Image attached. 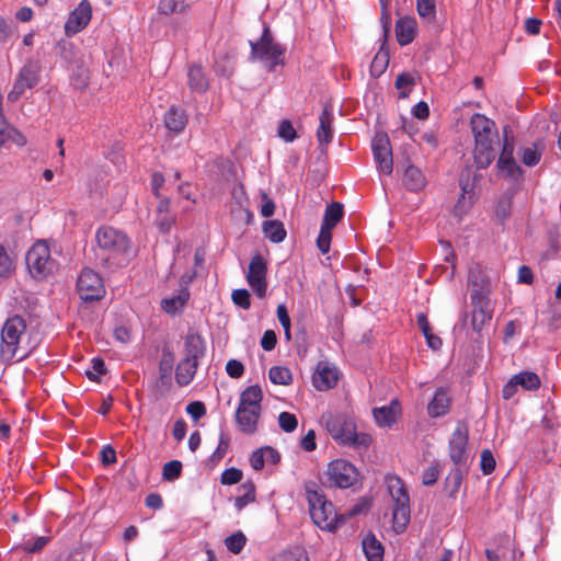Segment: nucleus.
<instances>
[{"label":"nucleus","instance_id":"nucleus-49","mask_svg":"<svg viewBox=\"0 0 561 561\" xmlns=\"http://www.w3.org/2000/svg\"><path fill=\"white\" fill-rule=\"evenodd\" d=\"M278 424L284 432L291 433L297 428L298 421L295 414L289 412H282L278 415Z\"/></svg>","mask_w":561,"mask_h":561},{"label":"nucleus","instance_id":"nucleus-7","mask_svg":"<svg viewBox=\"0 0 561 561\" xmlns=\"http://www.w3.org/2000/svg\"><path fill=\"white\" fill-rule=\"evenodd\" d=\"M25 262L30 274L35 278H45L57 267L50 255V249L45 241H37L27 251Z\"/></svg>","mask_w":561,"mask_h":561},{"label":"nucleus","instance_id":"nucleus-36","mask_svg":"<svg viewBox=\"0 0 561 561\" xmlns=\"http://www.w3.org/2000/svg\"><path fill=\"white\" fill-rule=\"evenodd\" d=\"M363 550L368 561H382L383 548L374 535L363 539Z\"/></svg>","mask_w":561,"mask_h":561},{"label":"nucleus","instance_id":"nucleus-63","mask_svg":"<svg viewBox=\"0 0 561 561\" xmlns=\"http://www.w3.org/2000/svg\"><path fill=\"white\" fill-rule=\"evenodd\" d=\"M561 248V234H550L549 237V249L547 250L545 257L554 259Z\"/></svg>","mask_w":561,"mask_h":561},{"label":"nucleus","instance_id":"nucleus-50","mask_svg":"<svg viewBox=\"0 0 561 561\" xmlns=\"http://www.w3.org/2000/svg\"><path fill=\"white\" fill-rule=\"evenodd\" d=\"M243 473L240 469L231 467L226 469L220 476V482L224 485H233L242 480Z\"/></svg>","mask_w":561,"mask_h":561},{"label":"nucleus","instance_id":"nucleus-35","mask_svg":"<svg viewBox=\"0 0 561 561\" xmlns=\"http://www.w3.org/2000/svg\"><path fill=\"white\" fill-rule=\"evenodd\" d=\"M188 298V290L184 288L180 291V294L174 295L170 298L162 299L161 307L165 312L174 314L186 305Z\"/></svg>","mask_w":561,"mask_h":561},{"label":"nucleus","instance_id":"nucleus-22","mask_svg":"<svg viewBox=\"0 0 561 561\" xmlns=\"http://www.w3.org/2000/svg\"><path fill=\"white\" fill-rule=\"evenodd\" d=\"M333 113L332 108L325 105L319 116V127L317 129V139L320 146H327L333 138Z\"/></svg>","mask_w":561,"mask_h":561},{"label":"nucleus","instance_id":"nucleus-33","mask_svg":"<svg viewBox=\"0 0 561 561\" xmlns=\"http://www.w3.org/2000/svg\"><path fill=\"white\" fill-rule=\"evenodd\" d=\"M404 183L410 191H419L425 186L426 179L419 168L410 164L404 171Z\"/></svg>","mask_w":561,"mask_h":561},{"label":"nucleus","instance_id":"nucleus-40","mask_svg":"<svg viewBox=\"0 0 561 561\" xmlns=\"http://www.w3.org/2000/svg\"><path fill=\"white\" fill-rule=\"evenodd\" d=\"M268 378L275 385L287 386L293 381V374L287 367L273 366L270 368Z\"/></svg>","mask_w":561,"mask_h":561},{"label":"nucleus","instance_id":"nucleus-38","mask_svg":"<svg viewBox=\"0 0 561 561\" xmlns=\"http://www.w3.org/2000/svg\"><path fill=\"white\" fill-rule=\"evenodd\" d=\"M515 382L525 390H537L540 387V379L536 373L520 371L513 376Z\"/></svg>","mask_w":561,"mask_h":561},{"label":"nucleus","instance_id":"nucleus-13","mask_svg":"<svg viewBox=\"0 0 561 561\" xmlns=\"http://www.w3.org/2000/svg\"><path fill=\"white\" fill-rule=\"evenodd\" d=\"M503 146L496 167L503 176L517 181L522 176V169L513 156L514 138L510 136V131L506 127L503 129Z\"/></svg>","mask_w":561,"mask_h":561},{"label":"nucleus","instance_id":"nucleus-16","mask_svg":"<svg viewBox=\"0 0 561 561\" xmlns=\"http://www.w3.org/2000/svg\"><path fill=\"white\" fill-rule=\"evenodd\" d=\"M337 368L329 362H319L312 376V383L319 391H327L336 386L339 381Z\"/></svg>","mask_w":561,"mask_h":561},{"label":"nucleus","instance_id":"nucleus-15","mask_svg":"<svg viewBox=\"0 0 561 561\" xmlns=\"http://www.w3.org/2000/svg\"><path fill=\"white\" fill-rule=\"evenodd\" d=\"M371 148L378 169L385 174H391L393 170V160L388 136L385 134H377L373 139Z\"/></svg>","mask_w":561,"mask_h":561},{"label":"nucleus","instance_id":"nucleus-31","mask_svg":"<svg viewBox=\"0 0 561 561\" xmlns=\"http://www.w3.org/2000/svg\"><path fill=\"white\" fill-rule=\"evenodd\" d=\"M198 363L183 358L176 366L175 379L180 386H187L196 374Z\"/></svg>","mask_w":561,"mask_h":561},{"label":"nucleus","instance_id":"nucleus-53","mask_svg":"<svg viewBox=\"0 0 561 561\" xmlns=\"http://www.w3.org/2000/svg\"><path fill=\"white\" fill-rule=\"evenodd\" d=\"M229 443H230L229 436L225 432L221 431L220 435H219L218 446H217L216 450L213 453V455L210 456V460H213V461L221 460L225 457V455L229 448Z\"/></svg>","mask_w":561,"mask_h":561},{"label":"nucleus","instance_id":"nucleus-26","mask_svg":"<svg viewBox=\"0 0 561 561\" xmlns=\"http://www.w3.org/2000/svg\"><path fill=\"white\" fill-rule=\"evenodd\" d=\"M187 124V116L183 108L171 106L164 115L165 127L175 134L181 133Z\"/></svg>","mask_w":561,"mask_h":561},{"label":"nucleus","instance_id":"nucleus-6","mask_svg":"<svg viewBox=\"0 0 561 561\" xmlns=\"http://www.w3.org/2000/svg\"><path fill=\"white\" fill-rule=\"evenodd\" d=\"M25 331L26 321L23 317L14 314L5 320L0 333V358L3 363H10L18 356Z\"/></svg>","mask_w":561,"mask_h":561},{"label":"nucleus","instance_id":"nucleus-2","mask_svg":"<svg viewBox=\"0 0 561 561\" xmlns=\"http://www.w3.org/2000/svg\"><path fill=\"white\" fill-rule=\"evenodd\" d=\"M96 257L104 265H119L130 248L128 236L111 226H101L95 232Z\"/></svg>","mask_w":561,"mask_h":561},{"label":"nucleus","instance_id":"nucleus-39","mask_svg":"<svg viewBox=\"0 0 561 561\" xmlns=\"http://www.w3.org/2000/svg\"><path fill=\"white\" fill-rule=\"evenodd\" d=\"M0 137L2 139L3 146L7 142L14 144L18 147H23L26 145V137L13 126H7L0 129Z\"/></svg>","mask_w":561,"mask_h":561},{"label":"nucleus","instance_id":"nucleus-60","mask_svg":"<svg viewBox=\"0 0 561 561\" xmlns=\"http://www.w3.org/2000/svg\"><path fill=\"white\" fill-rule=\"evenodd\" d=\"M92 368L93 371L88 370L87 376L90 380H98L100 376L106 373L105 363L100 357L92 358Z\"/></svg>","mask_w":561,"mask_h":561},{"label":"nucleus","instance_id":"nucleus-56","mask_svg":"<svg viewBox=\"0 0 561 561\" xmlns=\"http://www.w3.org/2000/svg\"><path fill=\"white\" fill-rule=\"evenodd\" d=\"M50 538L49 537H37L36 539L34 540H26L24 543H23V549L24 551L28 552V553H36V552H39L44 549V547L49 542Z\"/></svg>","mask_w":561,"mask_h":561},{"label":"nucleus","instance_id":"nucleus-48","mask_svg":"<svg viewBox=\"0 0 561 561\" xmlns=\"http://www.w3.org/2000/svg\"><path fill=\"white\" fill-rule=\"evenodd\" d=\"M416 10L421 18L432 20L436 14V7L434 0H417Z\"/></svg>","mask_w":561,"mask_h":561},{"label":"nucleus","instance_id":"nucleus-25","mask_svg":"<svg viewBox=\"0 0 561 561\" xmlns=\"http://www.w3.org/2000/svg\"><path fill=\"white\" fill-rule=\"evenodd\" d=\"M173 364L174 354L169 350L163 351L159 363V378L157 380V387H163L165 389L171 387Z\"/></svg>","mask_w":561,"mask_h":561},{"label":"nucleus","instance_id":"nucleus-20","mask_svg":"<svg viewBox=\"0 0 561 561\" xmlns=\"http://www.w3.org/2000/svg\"><path fill=\"white\" fill-rule=\"evenodd\" d=\"M206 342L197 332L188 333L184 341V358L198 363L205 356Z\"/></svg>","mask_w":561,"mask_h":561},{"label":"nucleus","instance_id":"nucleus-3","mask_svg":"<svg viewBox=\"0 0 561 561\" xmlns=\"http://www.w3.org/2000/svg\"><path fill=\"white\" fill-rule=\"evenodd\" d=\"M331 437L343 446L368 447L371 436L366 433H356L354 421L343 413H324L321 417Z\"/></svg>","mask_w":561,"mask_h":561},{"label":"nucleus","instance_id":"nucleus-45","mask_svg":"<svg viewBox=\"0 0 561 561\" xmlns=\"http://www.w3.org/2000/svg\"><path fill=\"white\" fill-rule=\"evenodd\" d=\"M394 85L400 90V98H407L414 85V78L408 72H402L397 77Z\"/></svg>","mask_w":561,"mask_h":561},{"label":"nucleus","instance_id":"nucleus-21","mask_svg":"<svg viewBox=\"0 0 561 561\" xmlns=\"http://www.w3.org/2000/svg\"><path fill=\"white\" fill-rule=\"evenodd\" d=\"M451 399L446 388H438L433 399L427 404V413L431 417H439L448 413Z\"/></svg>","mask_w":561,"mask_h":561},{"label":"nucleus","instance_id":"nucleus-54","mask_svg":"<svg viewBox=\"0 0 561 561\" xmlns=\"http://www.w3.org/2000/svg\"><path fill=\"white\" fill-rule=\"evenodd\" d=\"M234 305L242 309H249L251 306L250 293L247 289H234L231 295Z\"/></svg>","mask_w":561,"mask_h":561},{"label":"nucleus","instance_id":"nucleus-11","mask_svg":"<svg viewBox=\"0 0 561 561\" xmlns=\"http://www.w3.org/2000/svg\"><path fill=\"white\" fill-rule=\"evenodd\" d=\"M358 476L356 467L345 459H335L328 465V480L340 489L353 486L357 482Z\"/></svg>","mask_w":561,"mask_h":561},{"label":"nucleus","instance_id":"nucleus-61","mask_svg":"<svg viewBox=\"0 0 561 561\" xmlns=\"http://www.w3.org/2000/svg\"><path fill=\"white\" fill-rule=\"evenodd\" d=\"M186 413L190 414L194 421H198L206 414V407L201 401H193L186 405Z\"/></svg>","mask_w":561,"mask_h":561},{"label":"nucleus","instance_id":"nucleus-59","mask_svg":"<svg viewBox=\"0 0 561 561\" xmlns=\"http://www.w3.org/2000/svg\"><path fill=\"white\" fill-rule=\"evenodd\" d=\"M175 222V218L170 214H157L154 219L156 226L163 233H168Z\"/></svg>","mask_w":561,"mask_h":561},{"label":"nucleus","instance_id":"nucleus-32","mask_svg":"<svg viewBox=\"0 0 561 561\" xmlns=\"http://www.w3.org/2000/svg\"><path fill=\"white\" fill-rule=\"evenodd\" d=\"M241 495L234 499V507L238 512L242 511L247 505L254 503L256 500L255 484L249 480L239 486Z\"/></svg>","mask_w":561,"mask_h":561},{"label":"nucleus","instance_id":"nucleus-44","mask_svg":"<svg viewBox=\"0 0 561 561\" xmlns=\"http://www.w3.org/2000/svg\"><path fill=\"white\" fill-rule=\"evenodd\" d=\"M247 538L243 533L238 531L225 539L227 549L232 553H239L245 546Z\"/></svg>","mask_w":561,"mask_h":561},{"label":"nucleus","instance_id":"nucleus-1","mask_svg":"<svg viewBox=\"0 0 561 561\" xmlns=\"http://www.w3.org/2000/svg\"><path fill=\"white\" fill-rule=\"evenodd\" d=\"M470 125L474 138V162L479 169H486L495 159L496 125L492 119L479 113L472 115Z\"/></svg>","mask_w":561,"mask_h":561},{"label":"nucleus","instance_id":"nucleus-37","mask_svg":"<svg viewBox=\"0 0 561 561\" xmlns=\"http://www.w3.org/2000/svg\"><path fill=\"white\" fill-rule=\"evenodd\" d=\"M344 216V208L341 203L332 202L324 210L322 226L334 228Z\"/></svg>","mask_w":561,"mask_h":561},{"label":"nucleus","instance_id":"nucleus-47","mask_svg":"<svg viewBox=\"0 0 561 561\" xmlns=\"http://www.w3.org/2000/svg\"><path fill=\"white\" fill-rule=\"evenodd\" d=\"M332 228L321 225L320 232L317 239V247L322 254H327L330 251V244L332 239Z\"/></svg>","mask_w":561,"mask_h":561},{"label":"nucleus","instance_id":"nucleus-57","mask_svg":"<svg viewBox=\"0 0 561 561\" xmlns=\"http://www.w3.org/2000/svg\"><path fill=\"white\" fill-rule=\"evenodd\" d=\"M277 134L280 138H283L287 142H291L297 137L296 130L293 124L288 119H284L279 126Z\"/></svg>","mask_w":561,"mask_h":561},{"label":"nucleus","instance_id":"nucleus-14","mask_svg":"<svg viewBox=\"0 0 561 561\" xmlns=\"http://www.w3.org/2000/svg\"><path fill=\"white\" fill-rule=\"evenodd\" d=\"M267 262L262 254L252 256L247 273V282L259 298H264L267 291Z\"/></svg>","mask_w":561,"mask_h":561},{"label":"nucleus","instance_id":"nucleus-52","mask_svg":"<svg viewBox=\"0 0 561 561\" xmlns=\"http://www.w3.org/2000/svg\"><path fill=\"white\" fill-rule=\"evenodd\" d=\"M14 268L13 261L0 243V277H8Z\"/></svg>","mask_w":561,"mask_h":561},{"label":"nucleus","instance_id":"nucleus-34","mask_svg":"<svg viewBox=\"0 0 561 561\" xmlns=\"http://www.w3.org/2000/svg\"><path fill=\"white\" fill-rule=\"evenodd\" d=\"M264 236L273 243L282 242L286 237L284 225L279 220H266L262 225Z\"/></svg>","mask_w":561,"mask_h":561},{"label":"nucleus","instance_id":"nucleus-51","mask_svg":"<svg viewBox=\"0 0 561 561\" xmlns=\"http://www.w3.org/2000/svg\"><path fill=\"white\" fill-rule=\"evenodd\" d=\"M185 9L184 0H160L159 11L163 14L181 12Z\"/></svg>","mask_w":561,"mask_h":561},{"label":"nucleus","instance_id":"nucleus-46","mask_svg":"<svg viewBox=\"0 0 561 561\" xmlns=\"http://www.w3.org/2000/svg\"><path fill=\"white\" fill-rule=\"evenodd\" d=\"M388 62H389V54H388V51H383V49L381 47L371 62V66H370L371 73L375 76L381 75L386 70Z\"/></svg>","mask_w":561,"mask_h":561},{"label":"nucleus","instance_id":"nucleus-8","mask_svg":"<svg viewBox=\"0 0 561 561\" xmlns=\"http://www.w3.org/2000/svg\"><path fill=\"white\" fill-rule=\"evenodd\" d=\"M389 492L394 502L392 508V523L396 533H403L410 522V497L404 483L396 478L389 483Z\"/></svg>","mask_w":561,"mask_h":561},{"label":"nucleus","instance_id":"nucleus-18","mask_svg":"<svg viewBox=\"0 0 561 561\" xmlns=\"http://www.w3.org/2000/svg\"><path fill=\"white\" fill-rule=\"evenodd\" d=\"M473 306L471 325L474 331H481L483 325L492 319V308L488 296L470 295Z\"/></svg>","mask_w":561,"mask_h":561},{"label":"nucleus","instance_id":"nucleus-30","mask_svg":"<svg viewBox=\"0 0 561 561\" xmlns=\"http://www.w3.org/2000/svg\"><path fill=\"white\" fill-rule=\"evenodd\" d=\"M262 399L263 392L261 387L257 385L249 386L241 392L238 407L261 410Z\"/></svg>","mask_w":561,"mask_h":561},{"label":"nucleus","instance_id":"nucleus-5","mask_svg":"<svg viewBox=\"0 0 561 561\" xmlns=\"http://www.w3.org/2000/svg\"><path fill=\"white\" fill-rule=\"evenodd\" d=\"M306 492L310 517L318 527L334 531L345 522V516L336 514L334 505L321 491L307 489Z\"/></svg>","mask_w":561,"mask_h":561},{"label":"nucleus","instance_id":"nucleus-29","mask_svg":"<svg viewBox=\"0 0 561 561\" xmlns=\"http://www.w3.org/2000/svg\"><path fill=\"white\" fill-rule=\"evenodd\" d=\"M400 411L398 401H392L390 405L375 408L373 410L374 419L379 426L390 427L397 419Z\"/></svg>","mask_w":561,"mask_h":561},{"label":"nucleus","instance_id":"nucleus-9","mask_svg":"<svg viewBox=\"0 0 561 561\" xmlns=\"http://www.w3.org/2000/svg\"><path fill=\"white\" fill-rule=\"evenodd\" d=\"M42 66L39 60L28 59L20 69L12 90L8 93L10 102L18 101L26 90L35 88L41 81Z\"/></svg>","mask_w":561,"mask_h":561},{"label":"nucleus","instance_id":"nucleus-43","mask_svg":"<svg viewBox=\"0 0 561 561\" xmlns=\"http://www.w3.org/2000/svg\"><path fill=\"white\" fill-rule=\"evenodd\" d=\"M182 473V462L180 460H171L163 465L162 478L165 481H174Z\"/></svg>","mask_w":561,"mask_h":561},{"label":"nucleus","instance_id":"nucleus-10","mask_svg":"<svg viewBox=\"0 0 561 561\" xmlns=\"http://www.w3.org/2000/svg\"><path fill=\"white\" fill-rule=\"evenodd\" d=\"M469 435L466 426H457L448 443V455L453 466L470 467Z\"/></svg>","mask_w":561,"mask_h":561},{"label":"nucleus","instance_id":"nucleus-17","mask_svg":"<svg viewBox=\"0 0 561 561\" xmlns=\"http://www.w3.org/2000/svg\"><path fill=\"white\" fill-rule=\"evenodd\" d=\"M92 16L91 3L82 0L78 7L70 13L65 30L67 34H76L82 31L90 22Z\"/></svg>","mask_w":561,"mask_h":561},{"label":"nucleus","instance_id":"nucleus-12","mask_svg":"<svg viewBox=\"0 0 561 561\" xmlns=\"http://www.w3.org/2000/svg\"><path fill=\"white\" fill-rule=\"evenodd\" d=\"M77 290L85 302L100 300L105 294L102 278L91 268L82 270L77 280Z\"/></svg>","mask_w":561,"mask_h":561},{"label":"nucleus","instance_id":"nucleus-19","mask_svg":"<svg viewBox=\"0 0 561 561\" xmlns=\"http://www.w3.org/2000/svg\"><path fill=\"white\" fill-rule=\"evenodd\" d=\"M261 415V410L237 408L236 422L240 432L252 435L257 431V423Z\"/></svg>","mask_w":561,"mask_h":561},{"label":"nucleus","instance_id":"nucleus-62","mask_svg":"<svg viewBox=\"0 0 561 561\" xmlns=\"http://www.w3.org/2000/svg\"><path fill=\"white\" fill-rule=\"evenodd\" d=\"M440 473V468L438 465H433L428 467L424 472L422 477V483L424 485H433L438 480Z\"/></svg>","mask_w":561,"mask_h":561},{"label":"nucleus","instance_id":"nucleus-28","mask_svg":"<svg viewBox=\"0 0 561 561\" xmlns=\"http://www.w3.org/2000/svg\"><path fill=\"white\" fill-rule=\"evenodd\" d=\"M468 283L472 287L470 295L488 296V279L479 265L469 268Z\"/></svg>","mask_w":561,"mask_h":561},{"label":"nucleus","instance_id":"nucleus-55","mask_svg":"<svg viewBox=\"0 0 561 561\" xmlns=\"http://www.w3.org/2000/svg\"><path fill=\"white\" fill-rule=\"evenodd\" d=\"M495 459L493 457V454L489 449H483L481 451V460H480V467L484 474H490L495 469Z\"/></svg>","mask_w":561,"mask_h":561},{"label":"nucleus","instance_id":"nucleus-64","mask_svg":"<svg viewBox=\"0 0 561 561\" xmlns=\"http://www.w3.org/2000/svg\"><path fill=\"white\" fill-rule=\"evenodd\" d=\"M226 371L231 378H240L244 373V366L238 359H230L226 365Z\"/></svg>","mask_w":561,"mask_h":561},{"label":"nucleus","instance_id":"nucleus-42","mask_svg":"<svg viewBox=\"0 0 561 561\" xmlns=\"http://www.w3.org/2000/svg\"><path fill=\"white\" fill-rule=\"evenodd\" d=\"M273 561H309V557L304 549L295 547L278 553Z\"/></svg>","mask_w":561,"mask_h":561},{"label":"nucleus","instance_id":"nucleus-24","mask_svg":"<svg viewBox=\"0 0 561 561\" xmlns=\"http://www.w3.org/2000/svg\"><path fill=\"white\" fill-rule=\"evenodd\" d=\"M188 88L194 93H205L209 88V81L201 65H192L187 70Z\"/></svg>","mask_w":561,"mask_h":561},{"label":"nucleus","instance_id":"nucleus-4","mask_svg":"<svg viewBox=\"0 0 561 561\" xmlns=\"http://www.w3.org/2000/svg\"><path fill=\"white\" fill-rule=\"evenodd\" d=\"M249 44L250 59L260 61L267 71H274L277 66L284 65L286 48L274 39L267 25L264 26L260 39L250 41Z\"/></svg>","mask_w":561,"mask_h":561},{"label":"nucleus","instance_id":"nucleus-27","mask_svg":"<svg viewBox=\"0 0 561 561\" xmlns=\"http://www.w3.org/2000/svg\"><path fill=\"white\" fill-rule=\"evenodd\" d=\"M416 22L411 18H400L396 23V36L399 45L405 46L414 39Z\"/></svg>","mask_w":561,"mask_h":561},{"label":"nucleus","instance_id":"nucleus-58","mask_svg":"<svg viewBox=\"0 0 561 561\" xmlns=\"http://www.w3.org/2000/svg\"><path fill=\"white\" fill-rule=\"evenodd\" d=\"M477 175H473L471 180V171L469 169L465 170L459 178V185L462 190V196L466 194H470L473 191L476 184Z\"/></svg>","mask_w":561,"mask_h":561},{"label":"nucleus","instance_id":"nucleus-41","mask_svg":"<svg viewBox=\"0 0 561 561\" xmlns=\"http://www.w3.org/2000/svg\"><path fill=\"white\" fill-rule=\"evenodd\" d=\"M541 159V149L539 144L535 142L531 147L522 149V161L527 167H535Z\"/></svg>","mask_w":561,"mask_h":561},{"label":"nucleus","instance_id":"nucleus-23","mask_svg":"<svg viewBox=\"0 0 561 561\" xmlns=\"http://www.w3.org/2000/svg\"><path fill=\"white\" fill-rule=\"evenodd\" d=\"M470 467L453 466L444 481V489L449 497L455 499L463 479L468 476Z\"/></svg>","mask_w":561,"mask_h":561}]
</instances>
